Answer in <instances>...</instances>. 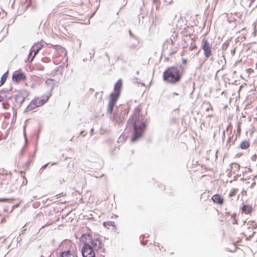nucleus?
<instances>
[{"label": "nucleus", "instance_id": "1", "mask_svg": "<svg viewBox=\"0 0 257 257\" xmlns=\"http://www.w3.org/2000/svg\"><path fill=\"white\" fill-rule=\"evenodd\" d=\"M142 106L139 105L134 109L130 121L133 123V136L131 141L134 142L141 138L145 133L147 128L146 119L145 116L141 114Z\"/></svg>", "mask_w": 257, "mask_h": 257}, {"label": "nucleus", "instance_id": "2", "mask_svg": "<svg viewBox=\"0 0 257 257\" xmlns=\"http://www.w3.org/2000/svg\"><path fill=\"white\" fill-rule=\"evenodd\" d=\"M182 77V72L176 66L168 67L163 74V80L167 83L172 84L180 82Z\"/></svg>", "mask_w": 257, "mask_h": 257}, {"label": "nucleus", "instance_id": "3", "mask_svg": "<svg viewBox=\"0 0 257 257\" xmlns=\"http://www.w3.org/2000/svg\"><path fill=\"white\" fill-rule=\"evenodd\" d=\"M59 249L60 257H78L76 246L70 240H66L62 242Z\"/></svg>", "mask_w": 257, "mask_h": 257}, {"label": "nucleus", "instance_id": "4", "mask_svg": "<svg viewBox=\"0 0 257 257\" xmlns=\"http://www.w3.org/2000/svg\"><path fill=\"white\" fill-rule=\"evenodd\" d=\"M51 96V93L49 92L47 94L44 95L41 97H35L26 107V108L25 109L24 112H29L38 107L43 105L48 101Z\"/></svg>", "mask_w": 257, "mask_h": 257}, {"label": "nucleus", "instance_id": "5", "mask_svg": "<svg viewBox=\"0 0 257 257\" xmlns=\"http://www.w3.org/2000/svg\"><path fill=\"white\" fill-rule=\"evenodd\" d=\"M83 257H95L93 248L87 243H84L82 248Z\"/></svg>", "mask_w": 257, "mask_h": 257}, {"label": "nucleus", "instance_id": "6", "mask_svg": "<svg viewBox=\"0 0 257 257\" xmlns=\"http://www.w3.org/2000/svg\"><path fill=\"white\" fill-rule=\"evenodd\" d=\"M120 95L115 93H111L110 94L109 96V102L108 104V111L112 112L114 106L115 105L116 101H117Z\"/></svg>", "mask_w": 257, "mask_h": 257}, {"label": "nucleus", "instance_id": "7", "mask_svg": "<svg viewBox=\"0 0 257 257\" xmlns=\"http://www.w3.org/2000/svg\"><path fill=\"white\" fill-rule=\"evenodd\" d=\"M202 49L204 51V55L207 58L212 55L211 48L207 40L204 39L202 41Z\"/></svg>", "mask_w": 257, "mask_h": 257}, {"label": "nucleus", "instance_id": "8", "mask_svg": "<svg viewBox=\"0 0 257 257\" xmlns=\"http://www.w3.org/2000/svg\"><path fill=\"white\" fill-rule=\"evenodd\" d=\"M29 96V93L26 90H21L16 95V101L22 104L25 99Z\"/></svg>", "mask_w": 257, "mask_h": 257}, {"label": "nucleus", "instance_id": "9", "mask_svg": "<svg viewBox=\"0 0 257 257\" xmlns=\"http://www.w3.org/2000/svg\"><path fill=\"white\" fill-rule=\"evenodd\" d=\"M26 79L25 75L20 70L16 71L13 73L12 79L14 81L19 82L21 81L25 80Z\"/></svg>", "mask_w": 257, "mask_h": 257}, {"label": "nucleus", "instance_id": "10", "mask_svg": "<svg viewBox=\"0 0 257 257\" xmlns=\"http://www.w3.org/2000/svg\"><path fill=\"white\" fill-rule=\"evenodd\" d=\"M90 244L93 249H95L96 250H102L103 251L104 250L101 241L97 238L91 239Z\"/></svg>", "mask_w": 257, "mask_h": 257}, {"label": "nucleus", "instance_id": "11", "mask_svg": "<svg viewBox=\"0 0 257 257\" xmlns=\"http://www.w3.org/2000/svg\"><path fill=\"white\" fill-rule=\"evenodd\" d=\"M211 199L214 203L218 205H222L224 202L223 197L218 194L213 195L211 197Z\"/></svg>", "mask_w": 257, "mask_h": 257}, {"label": "nucleus", "instance_id": "12", "mask_svg": "<svg viewBox=\"0 0 257 257\" xmlns=\"http://www.w3.org/2000/svg\"><path fill=\"white\" fill-rule=\"evenodd\" d=\"M122 86V81L121 79H119L115 83L114 87L113 93L120 95V90Z\"/></svg>", "mask_w": 257, "mask_h": 257}, {"label": "nucleus", "instance_id": "13", "mask_svg": "<svg viewBox=\"0 0 257 257\" xmlns=\"http://www.w3.org/2000/svg\"><path fill=\"white\" fill-rule=\"evenodd\" d=\"M242 213L245 214L251 213L253 211V208L250 205H244L241 208Z\"/></svg>", "mask_w": 257, "mask_h": 257}, {"label": "nucleus", "instance_id": "14", "mask_svg": "<svg viewBox=\"0 0 257 257\" xmlns=\"http://www.w3.org/2000/svg\"><path fill=\"white\" fill-rule=\"evenodd\" d=\"M250 146V145L249 141H243L240 143L239 147L241 149L245 150L249 148Z\"/></svg>", "mask_w": 257, "mask_h": 257}, {"label": "nucleus", "instance_id": "15", "mask_svg": "<svg viewBox=\"0 0 257 257\" xmlns=\"http://www.w3.org/2000/svg\"><path fill=\"white\" fill-rule=\"evenodd\" d=\"M45 84L50 86L51 90L53 88L54 80L52 79H47L45 81Z\"/></svg>", "mask_w": 257, "mask_h": 257}, {"label": "nucleus", "instance_id": "16", "mask_svg": "<svg viewBox=\"0 0 257 257\" xmlns=\"http://www.w3.org/2000/svg\"><path fill=\"white\" fill-rule=\"evenodd\" d=\"M8 76V72H6L1 77V80L0 81V86H2L6 81L7 78Z\"/></svg>", "mask_w": 257, "mask_h": 257}, {"label": "nucleus", "instance_id": "17", "mask_svg": "<svg viewBox=\"0 0 257 257\" xmlns=\"http://www.w3.org/2000/svg\"><path fill=\"white\" fill-rule=\"evenodd\" d=\"M238 191V189H232L228 194V197L231 198L233 196H235L236 195V193H237Z\"/></svg>", "mask_w": 257, "mask_h": 257}, {"label": "nucleus", "instance_id": "18", "mask_svg": "<svg viewBox=\"0 0 257 257\" xmlns=\"http://www.w3.org/2000/svg\"><path fill=\"white\" fill-rule=\"evenodd\" d=\"M41 49V47H37V46H34L31 49V52L32 53L34 52V56H36V54L38 53L39 51Z\"/></svg>", "mask_w": 257, "mask_h": 257}, {"label": "nucleus", "instance_id": "19", "mask_svg": "<svg viewBox=\"0 0 257 257\" xmlns=\"http://www.w3.org/2000/svg\"><path fill=\"white\" fill-rule=\"evenodd\" d=\"M231 169H234L235 171H238L240 169V166L237 163H232L231 164Z\"/></svg>", "mask_w": 257, "mask_h": 257}, {"label": "nucleus", "instance_id": "20", "mask_svg": "<svg viewBox=\"0 0 257 257\" xmlns=\"http://www.w3.org/2000/svg\"><path fill=\"white\" fill-rule=\"evenodd\" d=\"M51 46L53 47H55L56 50H60L62 52H64L66 51L65 49L61 46L51 45Z\"/></svg>", "mask_w": 257, "mask_h": 257}, {"label": "nucleus", "instance_id": "21", "mask_svg": "<svg viewBox=\"0 0 257 257\" xmlns=\"http://www.w3.org/2000/svg\"><path fill=\"white\" fill-rule=\"evenodd\" d=\"M35 56H34V55H33V53L31 52L28 58V61L30 62H32L33 59L34 58Z\"/></svg>", "mask_w": 257, "mask_h": 257}, {"label": "nucleus", "instance_id": "22", "mask_svg": "<svg viewBox=\"0 0 257 257\" xmlns=\"http://www.w3.org/2000/svg\"><path fill=\"white\" fill-rule=\"evenodd\" d=\"M152 248L154 249L156 251H158V249H160V246L159 245L153 244L151 245Z\"/></svg>", "mask_w": 257, "mask_h": 257}, {"label": "nucleus", "instance_id": "23", "mask_svg": "<svg viewBox=\"0 0 257 257\" xmlns=\"http://www.w3.org/2000/svg\"><path fill=\"white\" fill-rule=\"evenodd\" d=\"M197 49V46L195 44H191V46L189 48L190 51H192L193 50Z\"/></svg>", "mask_w": 257, "mask_h": 257}, {"label": "nucleus", "instance_id": "24", "mask_svg": "<svg viewBox=\"0 0 257 257\" xmlns=\"http://www.w3.org/2000/svg\"><path fill=\"white\" fill-rule=\"evenodd\" d=\"M246 72L248 75H250L254 72V70L251 68H248L246 70Z\"/></svg>", "mask_w": 257, "mask_h": 257}, {"label": "nucleus", "instance_id": "25", "mask_svg": "<svg viewBox=\"0 0 257 257\" xmlns=\"http://www.w3.org/2000/svg\"><path fill=\"white\" fill-rule=\"evenodd\" d=\"M71 16L70 15L68 14H61V16L62 17L61 20H64V18H63L64 16Z\"/></svg>", "mask_w": 257, "mask_h": 257}, {"label": "nucleus", "instance_id": "26", "mask_svg": "<svg viewBox=\"0 0 257 257\" xmlns=\"http://www.w3.org/2000/svg\"><path fill=\"white\" fill-rule=\"evenodd\" d=\"M6 200V199H0V201L2 202V201H5Z\"/></svg>", "mask_w": 257, "mask_h": 257}, {"label": "nucleus", "instance_id": "27", "mask_svg": "<svg viewBox=\"0 0 257 257\" xmlns=\"http://www.w3.org/2000/svg\"><path fill=\"white\" fill-rule=\"evenodd\" d=\"M3 100V97L0 95V102L2 101Z\"/></svg>", "mask_w": 257, "mask_h": 257}, {"label": "nucleus", "instance_id": "28", "mask_svg": "<svg viewBox=\"0 0 257 257\" xmlns=\"http://www.w3.org/2000/svg\"><path fill=\"white\" fill-rule=\"evenodd\" d=\"M256 68L257 69V63L256 64Z\"/></svg>", "mask_w": 257, "mask_h": 257}]
</instances>
